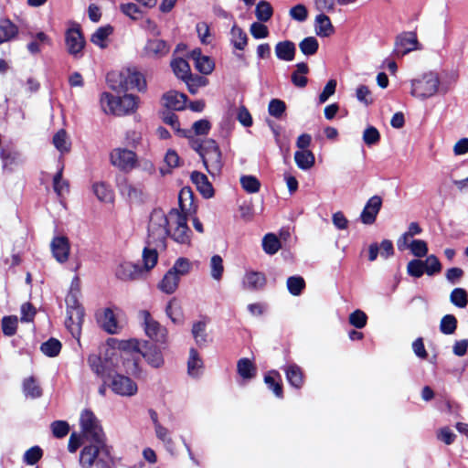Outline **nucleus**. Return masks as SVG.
I'll use <instances>...</instances> for the list:
<instances>
[{
  "instance_id": "4468645a",
  "label": "nucleus",
  "mask_w": 468,
  "mask_h": 468,
  "mask_svg": "<svg viewBox=\"0 0 468 468\" xmlns=\"http://www.w3.org/2000/svg\"><path fill=\"white\" fill-rule=\"evenodd\" d=\"M112 390L122 397L134 396L138 391V387L135 381L122 374H116L113 376L111 382Z\"/></svg>"
},
{
  "instance_id": "79ce46f5",
  "label": "nucleus",
  "mask_w": 468,
  "mask_h": 468,
  "mask_svg": "<svg viewBox=\"0 0 468 468\" xmlns=\"http://www.w3.org/2000/svg\"><path fill=\"white\" fill-rule=\"evenodd\" d=\"M450 302L458 308H465L468 304V293L463 288H455L450 294Z\"/></svg>"
},
{
  "instance_id": "f8f14e48",
  "label": "nucleus",
  "mask_w": 468,
  "mask_h": 468,
  "mask_svg": "<svg viewBox=\"0 0 468 468\" xmlns=\"http://www.w3.org/2000/svg\"><path fill=\"white\" fill-rule=\"evenodd\" d=\"M112 359H117L115 347L108 346L102 358L92 355L89 356L88 362L97 375L104 376L112 371Z\"/></svg>"
},
{
  "instance_id": "f3484780",
  "label": "nucleus",
  "mask_w": 468,
  "mask_h": 468,
  "mask_svg": "<svg viewBox=\"0 0 468 468\" xmlns=\"http://www.w3.org/2000/svg\"><path fill=\"white\" fill-rule=\"evenodd\" d=\"M144 273V269L133 262L122 261L118 264L115 270V275L122 281H134L139 279Z\"/></svg>"
},
{
  "instance_id": "9b49d317",
  "label": "nucleus",
  "mask_w": 468,
  "mask_h": 468,
  "mask_svg": "<svg viewBox=\"0 0 468 468\" xmlns=\"http://www.w3.org/2000/svg\"><path fill=\"white\" fill-rule=\"evenodd\" d=\"M139 316L143 321L146 335L155 342L164 343L166 339V329L154 320L148 311H141Z\"/></svg>"
},
{
  "instance_id": "864d4df0",
  "label": "nucleus",
  "mask_w": 468,
  "mask_h": 468,
  "mask_svg": "<svg viewBox=\"0 0 468 468\" xmlns=\"http://www.w3.org/2000/svg\"><path fill=\"white\" fill-rule=\"evenodd\" d=\"M175 274H178L179 278L187 274L191 270V262L188 259L181 257L178 258L170 269Z\"/></svg>"
},
{
  "instance_id": "a18cd8bd",
  "label": "nucleus",
  "mask_w": 468,
  "mask_h": 468,
  "mask_svg": "<svg viewBox=\"0 0 468 468\" xmlns=\"http://www.w3.org/2000/svg\"><path fill=\"white\" fill-rule=\"evenodd\" d=\"M275 378H280V374L276 371H271L264 377V381L268 388L271 389L278 398H282V387Z\"/></svg>"
},
{
  "instance_id": "7ed1b4c3",
  "label": "nucleus",
  "mask_w": 468,
  "mask_h": 468,
  "mask_svg": "<svg viewBox=\"0 0 468 468\" xmlns=\"http://www.w3.org/2000/svg\"><path fill=\"white\" fill-rule=\"evenodd\" d=\"M140 342L136 339L122 340L115 348L117 359H112V371H123L127 374L139 373Z\"/></svg>"
},
{
  "instance_id": "603ef678",
  "label": "nucleus",
  "mask_w": 468,
  "mask_h": 468,
  "mask_svg": "<svg viewBox=\"0 0 468 468\" xmlns=\"http://www.w3.org/2000/svg\"><path fill=\"white\" fill-rule=\"evenodd\" d=\"M240 184L248 193H257L260 190L261 183L253 176H243L240 177Z\"/></svg>"
},
{
  "instance_id": "37998d69",
  "label": "nucleus",
  "mask_w": 468,
  "mask_h": 468,
  "mask_svg": "<svg viewBox=\"0 0 468 468\" xmlns=\"http://www.w3.org/2000/svg\"><path fill=\"white\" fill-rule=\"evenodd\" d=\"M209 267L211 277L216 281L221 280L224 272V265L221 256L213 255L210 259Z\"/></svg>"
},
{
  "instance_id": "a211bd4d",
  "label": "nucleus",
  "mask_w": 468,
  "mask_h": 468,
  "mask_svg": "<svg viewBox=\"0 0 468 468\" xmlns=\"http://www.w3.org/2000/svg\"><path fill=\"white\" fill-rule=\"evenodd\" d=\"M139 355L153 367L159 368L164 365V357L161 350L154 345H148L146 342L142 346L140 344Z\"/></svg>"
},
{
  "instance_id": "ddd939ff",
  "label": "nucleus",
  "mask_w": 468,
  "mask_h": 468,
  "mask_svg": "<svg viewBox=\"0 0 468 468\" xmlns=\"http://www.w3.org/2000/svg\"><path fill=\"white\" fill-rule=\"evenodd\" d=\"M65 43L69 55L76 58L82 57L85 40L79 26L76 25L67 30Z\"/></svg>"
},
{
  "instance_id": "c9c22d12",
  "label": "nucleus",
  "mask_w": 468,
  "mask_h": 468,
  "mask_svg": "<svg viewBox=\"0 0 468 468\" xmlns=\"http://www.w3.org/2000/svg\"><path fill=\"white\" fill-rule=\"evenodd\" d=\"M166 314L174 324H182L184 321L183 310L177 300H170L166 306Z\"/></svg>"
},
{
  "instance_id": "473e14b6",
  "label": "nucleus",
  "mask_w": 468,
  "mask_h": 468,
  "mask_svg": "<svg viewBox=\"0 0 468 468\" xmlns=\"http://www.w3.org/2000/svg\"><path fill=\"white\" fill-rule=\"evenodd\" d=\"M112 32L113 27L110 25L101 27L92 34L90 41L101 48H105L107 47V38Z\"/></svg>"
},
{
  "instance_id": "72a5a7b5",
  "label": "nucleus",
  "mask_w": 468,
  "mask_h": 468,
  "mask_svg": "<svg viewBox=\"0 0 468 468\" xmlns=\"http://www.w3.org/2000/svg\"><path fill=\"white\" fill-rule=\"evenodd\" d=\"M171 68L175 75L182 80L189 79V77L192 76L189 64L183 58L173 59L171 61Z\"/></svg>"
},
{
  "instance_id": "4c0bfd02",
  "label": "nucleus",
  "mask_w": 468,
  "mask_h": 468,
  "mask_svg": "<svg viewBox=\"0 0 468 468\" xmlns=\"http://www.w3.org/2000/svg\"><path fill=\"white\" fill-rule=\"evenodd\" d=\"M230 41L235 48L243 50L247 46L248 37L240 27L234 25L230 31Z\"/></svg>"
},
{
  "instance_id": "6e6552de",
  "label": "nucleus",
  "mask_w": 468,
  "mask_h": 468,
  "mask_svg": "<svg viewBox=\"0 0 468 468\" xmlns=\"http://www.w3.org/2000/svg\"><path fill=\"white\" fill-rule=\"evenodd\" d=\"M67 320L66 325L74 337H79L84 317V310L80 305L76 295L69 293L66 297Z\"/></svg>"
},
{
  "instance_id": "09e8293b",
  "label": "nucleus",
  "mask_w": 468,
  "mask_h": 468,
  "mask_svg": "<svg viewBox=\"0 0 468 468\" xmlns=\"http://www.w3.org/2000/svg\"><path fill=\"white\" fill-rule=\"evenodd\" d=\"M457 328V319L452 314L444 315L440 323V330L444 335H452Z\"/></svg>"
},
{
  "instance_id": "8fccbe9b",
  "label": "nucleus",
  "mask_w": 468,
  "mask_h": 468,
  "mask_svg": "<svg viewBox=\"0 0 468 468\" xmlns=\"http://www.w3.org/2000/svg\"><path fill=\"white\" fill-rule=\"evenodd\" d=\"M318 47V41L314 37H305L299 44L300 50L306 56L315 54Z\"/></svg>"
},
{
  "instance_id": "dca6fc26",
  "label": "nucleus",
  "mask_w": 468,
  "mask_h": 468,
  "mask_svg": "<svg viewBox=\"0 0 468 468\" xmlns=\"http://www.w3.org/2000/svg\"><path fill=\"white\" fill-rule=\"evenodd\" d=\"M168 52L169 46L165 40L151 38L145 43L142 50V56L148 58H160L166 56Z\"/></svg>"
},
{
  "instance_id": "c756f323",
  "label": "nucleus",
  "mask_w": 468,
  "mask_h": 468,
  "mask_svg": "<svg viewBox=\"0 0 468 468\" xmlns=\"http://www.w3.org/2000/svg\"><path fill=\"white\" fill-rule=\"evenodd\" d=\"M294 161L302 170H309L314 165L315 157L310 150H299L294 153Z\"/></svg>"
},
{
  "instance_id": "6ab92c4d",
  "label": "nucleus",
  "mask_w": 468,
  "mask_h": 468,
  "mask_svg": "<svg viewBox=\"0 0 468 468\" xmlns=\"http://www.w3.org/2000/svg\"><path fill=\"white\" fill-rule=\"evenodd\" d=\"M382 199L379 196L371 197L361 212V221L366 225H372L381 208Z\"/></svg>"
},
{
  "instance_id": "7c9ffc66",
  "label": "nucleus",
  "mask_w": 468,
  "mask_h": 468,
  "mask_svg": "<svg viewBox=\"0 0 468 468\" xmlns=\"http://www.w3.org/2000/svg\"><path fill=\"white\" fill-rule=\"evenodd\" d=\"M275 54L278 58L291 61L294 58L295 46L291 41H282L275 46Z\"/></svg>"
},
{
  "instance_id": "b1692460",
  "label": "nucleus",
  "mask_w": 468,
  "mask_h": 468,
  "mask_svg": "<svg viewBox=\"0 0 468 468\" xmlns=\"http://www.w3.org/2000/svg\"><path fill=\"white\" fill-rule=\"evenodd\" d=\"M191 180L204 197L209 198L213 197L214 189L206 175L194 171L191 174Z\"/></svg>"
},
{
  "instance_id": "2eb2a0df",
  "label": "nucleus",
  "mask_w": 468,
  "mask_h": 468,
  "mask_svg": "<svg viewBox=\"0 0 468 468\" xmlns=\"http://www.w3.org/2000/svg\"><path fill=\"white\" fill-rule=\"evenodd\" d=\"M417 49H420V47L414 33L405 32L397 37L394 52L398 57H403Z\"/></svg>"
},
{
  "instance_id": "f257e3e1",
  "label": "nucleus",
  "mask_w": 468,
  "mask_h": 468,
  "mask_svg": "<svg viewBox=\"0 0 468 468\" xmlns=\"http://www.w3.org/2000/svg\"><path fill=\"white\" fill-rule=\"evenodd\" d=\"M191 229L187 226V218L183 211L173 208L167 215L161 209H155L150 216L148 224V243L156 247H165L167 236L179 244L190 245Z\"/></svg>"
},
{
  "instance_id": "e433bc0d",
  "label": "nucleus",
  "mask_w": 468,
  "mask_h": 468,
  "mask_svg": "<svg viewBox=\"0 0 468 468\" xmlns=\"http://www.w3.org/2000/svg\"><path fill=\"white\" fill-rule=\"evenodd\" d=\"M53 144L61 154L69 152L71 144L64 129H60L54 134Z\"/></svg>"
},
{
  "instance_id": "bf43d9fd",
  "label": "nucleus",
  "mask_w": 468,
  "mask_h": 468,
  "mask_svg": "<svg viewBox=\"0 0 468 468\" xmlns=\"http://www.w3.org/2000/svg\"><path fill=\"white\" fill-rule=\"evenodd\" d=\"M407 271L409 275L420 278L425 272L424 262L420 260H412L407 265Z\"/></svg>"
},
{
  "instance_id": "338daca9",
  "label": "nucleus",
  "mask_w": 468,
  "mask_h": 468,
  "mask_svg": "<svg viewBox=\"0 0 468 468\" xmlns=\"http://www.w3.org/2000/svg\"><path fill=\"white\" fill-rule=\"evenodd\" d=\"M367 316L361 310H356L349 315V323L356 328H363L367 324Z\"/></svg>"
},
{
  "instance_id": "13d9d810",
  "label": "nucleus",
  "mask_w": 468,
  "mask_h": 468,
  "mask_svg": "<svg viewBox=\"0 0 468 468\" xmlns=\"http://www.w3.org/2000/svg\"><path fill=\"white\" fill-rule=\"evenodd\" d=\"M409 249L411 253L418 258H421L428 253V245L426 241L422 239H413L409 245Z\"/></svg>"
},
{
  "instance_id": "69168bd1",
  "label": "nucleus",
  "mask_w": 468,
  "mask_h": 468,
  "mask_svg": "<svg viewBox=\"0 0 468 468\" xmlns=\"http://www.w3.org/2000/svg\"><path fill=\"white\" fill-rule=\"evenodd\" d=\"M17 318L16 316H5L2 320V329L5 335L11 336L16 334Z\"/></svg>"
},
{
  "instance_id": "5701e85b",
  "label": "nucleus",
  "mask_w": 468,
  "mask_h": 468,
  "mask_svg": "<svg viewBox=\"0 0 468 468\" xmlns=\"http://www.w3.org/2000/svg\"><path fill=\"white\" fill-rule=\"evenodd\" d=\"M190 58L195 61L196 69L202 74H210L214 69V62L207 56H203L200 49L196 48L190 53Z\"/></svg>"
},
{
  "instance_id": "393cba45",
  "label": "nucleus",
  "mask_w": 468,
  "mask_h": 468,
  "mask_svg": "<svg viewBox=\"0 0 468 468\" xmlns=\"http://www.w3.org/2000/svg\"><path fill=\"white\" fill-rule=\"evenodd\" d=\"M286 378L291 386L301 388L303 386L304 377L302 368L296 364H290L283 367Z\"/></svg>"
},
{
  "instance_id": "f704fd0d",
  "label": "nucleus",
  "mask_w": 468,
  "mask_h": 468,
  "mask_svg": "<svg viewBox=\"0 0 468 468\" xmlns=\"http://www.w3.org/2000/svg\"><path fill=\"white\" fill-rule=\"evenodd\" d=\"M17 27L9 19L0 20V44L9 41L17 34Z\"/></svg>"
},
{
  "instance_id": "ea45409f",
  "label": "nucleus",
  "mask_w": 468,
  "mask_h": 468,
  "mask_svg": "<svg viewBox=\"0 0 468 468\" xmlns=\"http://www.w3.org/2000/svg\"><path fill=\"white\" fill-rule=\"evenodd\" d=\"M237 370L239 376L245 379H250L256 374V367L248 358H241L238 361Z\"/></svg>"
},
{
  "instance_id": "0eeeda50",
  "label": "nucleus",
  "mask_w": 468,
  "mask_h": 468,
  "mask_svg": "<svg viewBox=\"0 0 468 468\" xmlns=\"http://www.w3.org/2000/svg\"><path fill=\"white\" fill-rule=\"evenodd\" d=\"M110 87L117 91H127L130 90H138L143 91L146 88V82L144 76L130 69L122 70L119 73H111L107 77Z\"/></svg>"
},
{
  "instance_id": "cd10ccee",
  "label": "nucleus",
  "mask_w": 468,
  "mask_h": 468,
  "mask_svg": "<svg viewBox=\"0 0 468 468\" xmlns=\"http://www.w3.org/2000/svg\"><path fill=\"white\" fill-rule=\"evenodd\" d=\"M180 278L178 274H175L169 270L158 284V288L165 293L171 294L176 292L178 287Z\"/></svg>"
},
{
  "instance_id": "4be33fe9",
  "label": "nucleus",
  "mask_w": 468,
  "mask_h": 468,
  "mask_svg": "<svg viewBox=\"0 0 468 468\" xmlns=\"http://www.w3.org/2000/svg\"><path fill=\"white\" fill-rule=\"evenodd\" d=\"M98 320L101 326L109 334H118L121 330V325L117 322L115 314L110 308L104 309L99 315Z\"/></svg>"
},
{
  "instance_id": "9d476101",
  "label": "nucleus",
  "mask_w": 468,
  "mask_h": 468,
  "mask_svg": "<svg viewBox=\"0 0 468 468\" xmlns=\"http://www.w3.org/2000/svg\"><path fill=\"white\" fill-rule=\"evenodd\" d=\"M83 437L86 441L105 440L99 420L90 410H84L80 418Z\"/></svg>"
},
{
  "instance_id": "58836bf2",
  "label": "nucleus",
  "mask_w": 468,
  "mask_h": 468,
  "mask_svg": "<svg viewBox=\"0 0 468 468\" xmlns=\"http://www.w3.org/2000/svg\"><path fill=\"white\" fill-rule=\"evenodd\" d=\"M262 249L270 255H273L281 249V241L273 233L266 234L262 239Z\"/></svg>"
},
{
  "instance_id": "4d7b16f0",
  "label": "nucleus",
  "mask_w": 468,
  "mask_h": 468,
  "mask_svg": "<svg viewBox=\"0 0 468 468\" xmlns=\"http://www.w3.org/2000/svg\"><path fill=\"white\" fill-rule=\"evenodd\" d=\"M304 286V280L300 276H292L287 280V288L292 295L301 294Z\"/></svg>"
},
{
  "instance_id": "20e7f679",
  "label": "nucleus",
  "mask_w": 468,
  "mask_h": 468,
  "mask_svg": "<svg viewBox=\"0 0 468 468\" xmlns=\"http://www.w3.org/2000/svg\"><path fill=\"white\" fill-rule=\"evenodd\" d=\"M100 104L102 112L106 114L126 116L137 111L140 105V98L129 93L115 97L109 92H103L100 98Z\"/></svg>"
},
{
  "instance_id": "3c124183",
  "label": "nucleus",
  "mask_w": 468,
  "mask_h": 468,
  "mask_svg": "<svg viewBox=\"0 0 468 468\" xmlns=\"http://www.w3.org/2000/svg\"><path fill=\"white\" fill-rule=\"evenodd\" d=\"M93 192L101 201L111 202L113 199L112 190L104 183L94 184Z\"/></svg>"
},
{
  "instance_id": "39448f33",
  "label": "nucleus",
  "mask_w": 468,
  "mask_h": 468,
  "mask_svg": "<svg viewBox=\"0 0 468 468\" xmlns=\"http://www.w3.org/2000/svg\"><path fill=\"white\" fill-rule=\"evenodd\" d=\"M90 443L85 445L80 453V465L81 468H109V460L111 455L110 447L105 440L88 441Z\"/></svg>"
},
{
  "instance_id": "0e129e2a",
  "label": "nucleus",
  "mask_w": 468,
  "mask_h": 468,
  "mask_svg": "<svg viewBox=\"0 0 468 468\" xmlns=\"http://www.w3.org/2000/svg\"><path fill=\"white\" fill-rule=\"evenodd\" d=\"M285 109H286L285 103L279 99H272L270 101L269 107H268L270 115L275 117V118H280L285 112Z\"/></svg>"
},
{
  "instance_id": "a19ab883",
  "label": "nucleus",
  "mask_w": 468,
  "mask_h": 468,
  "mask_svg": "<svg viewBox=\"0 0 468 468\" xmlns=\"http://www.w3.org/2000/svg\"><path fill=\"white\" fill-rule=\"evenodd\" d=\"M154 245L156 246L155 244ZM157 248H144L143 251L144 267H142L144 271H148L156 265L158 260Z\"/></svg>"
},
{
  "instance_id": "774afa93",
  "label": "nucleus",
  "mask_w": 468,
  "mask_h": 468,
  "mask_svg": "<svg viewBox=\"0 0 468 468\" xmlns=\"http://www.w3.org/2000/svg\"><path fill=\"white\" fill-rule=\"evenodd\" d=\"M289 14L292 19L296 20L298 22L305 21L308 16V11L306 7L302 4L296 5L293 7H292L290 9Z\"/></svg>"
},
{
  "instance_id": "aec40b11",
  "label": "nucleus",
  "mask_w": 468,
  "mask_h": 468,
  "mask_svg": "<svg viewBox=\"0 0 468 468\" xmlns=\"http://www.w3.org/2000/svg\"><path fill=\"white\" fill-rule=\"evenodd\" d=\"M54 258L60 263L66 262L69 256V241L64 236L55 237L50 244Z\"/></svg>"
},
{
  "instance_id": "a878e982",
  "label": "nucleus",
  "mask_w": 468,
  "mask_h": 468,
  "mask_svg": "<svg viewBox=\"0 0 468 468\" xmlns=\"http://www.w3.org/2000/svg\"><path fill=\"white\" fill-rule=\"evenodd\" d=\"M163 100L166 107L176 111H181L186 108L187 97L184 93L171 90L163 96Z\"/></svg>"
},
{
  "instance_id": "680f3d73",
  "label": "nucleus",
  "mask_w": 468,
  "mask_h": 468,
  "mask_svg": "<svg viewBox=\"0 0 468 468\" xmlns=\"http://www.w3.org/2000/svg\"><path fill=\"white\" fill-rule=\"evenodd\" d=\"M380 140L379 132L373 126L367 127L363 133V141L368 145H374Z\"/></svg>"
},
{
  "instance_id": "423d86ee",
  "label": "nucleus",
  "mask_w": 468,
  "mask_h": 468,
  "mask_svg": "<svg viewBox=\"0 0 468 468\" xmlns=\"http://www.w3.org/2000/svg\"><path fill=\"white\" fill-rule=\"evenodd\" d=\"M192 147L199 153L210 176H216L220 174L223 166L221 152L214 140L207 139L201 144L193 142Z\"/></svg>"
},
{
  "instance_id": "de8ad7c7",
  "label": "nucleus",
  "mask_w": 468,
  "mask_h": 468,
  "mask_svg": "<svg viewBox=\"0 0 468 468\" xmlns=\"http://www.w3.org/2000/svg\"><path fill=\"white\" fill-rule=\"evenodd\" d=\"M61 349V344L55 338H50L40 346V350L43 354L48 356L53 357L59 354Z\"/></svg>"
},
{
  "instance_id": "1a4fd4ad",
  "label": "nucleus",
  "mask_w": 468,
  "mask_h": 468,
  "mask_svg": "<svg viewBox=\"0 0 468 468\" xmlns=\"http://www.w3.org/2000/svg\"><path fill=\"white\" fill-rule=\"evenodd\" d=\"M110 162L120 171L129 173L137 166L138 159L135 152L124 147H116L110 153Z\"/></svg>"
},
{
  "instance_id": "6e6d98bb",
  "label": "nucleus",
  "mask_w": 468,
  "mask_h": 468,
  "mask_svg": "<svg viewBox=\"0 0 468 468\" xmlns=\"http://www.w3.org/2000/svg\"><path fill=\"white\" fill-rule=\"evenodd\" d=\"M255 13L258 20L266 22L271 17L272 8L268 2L261 1L256 6Z\"/></svg>"
},
{
  "instance_id": "412c9836",
  "label": "nucleus",
  "mask_w": 468,
  "mask_h": 468,
  "mask_svg": "<svg viewBox=\"0 0 468 468\" xmlns=\"http://www.w3.org/2000/svg\"><path fill=\"white\" fill-rule=\"evenodd\" d=\"M265 276L254 271H246L241 281L242 288L248 291L260 290L265 285Z\"/></svg>"
},
{
  "instance_id": "2f4dec72",
  "label": "nucleus",
  "mask_w": 468,
  "mask_h": 468,
  "mask_svg": "<svg viewBox=\"0 0 468 468\" xmlns=\"http://www.w3.org/2000/svg\"><path fill=\"white\" fill-rule=\"evenodd\" d=\"M22 388L23 393L27 398L37 399L42 395V388L34 377L26 378Z\"/></svg>"
},
{
  "instance_id": "5fc2aeb1",
  "label": "nucleus",
  "mask_w": 468,
  "mask_h": 468,
  "mask_svg": "<svg viewBox=\"0 0 468 468\" xmlns=\"http://www.w3.org/2000/svg\"><path fill=\"white\" fill-rule=\"evenodd\" d=\"M423 262L425 273L430 276H432L441 271V264L435 255L428 256L427 259L423 261Z\"/></svg>"
},
{
  "instance_id": "e2e57ef3",
  "label": "nucleus",
  "mask_w": 468,
  "mask_h": 468,
  "mask_svg": "<svg viewBox=\"0 0 468 468\" xmlns=\"http://www.w3.org/2000/svg\"><path fill=\"white\" fill-rule=\"evenodd\" d=\"M184 81L191 94H196L200 87L206 86L207 84V80L199 76H190L189 79H186Z\"/></svg>"
},
{
  "instance_id": "f03ea898",
  "label": "nucleus",
  "mask_w": 468,
  "mask_h": 468,
  "mask_svg": "<svg viewBox=\"0 0 468 468\" xmlns=\"http://www.w3.org/2000/svg\"><path fill=\"white\" fill-rule=\"evenodd\" d=\"M410 94L419 101H426L438 93H446L448 89L441 85L440 74L428 70L410 80Z\"/></svg>"
},
{
  "instance_id": "bb28decb",
  "label": "nucleus",
  "mask_w": 468,
  "mask_h": 468,
  "mask_svg": "<svg viewBox=\"0 0 468 468\" xmlns=\"http://www.w3.org/2000/svg\"><path fill=\"white\" fill-rule=\"evenodd\" d=\"M314 31L318 37H326L334 34L335 28L330 18L324 14H320L314 19Z\"/></svg>"
},
{
  "instance_id": "c03bdc74",
  "label": "nucleus",
  "mask_w": 468,
  "mask_h": 468,
  "mask_svg": "<svg viewBox=\"0 0 468 468\" xmlns=\"http://www.w3.org/2000/svg\"><path fill=\"white\" fill-rule=\"evenodd\" d=\"M118 186L122 195L130 199H138L142 194L141 189L129 183L126 179L122 180Z\"/></svg>"
},
{
  "instance_id": "c85d7f7f",
  "label": "nucleus",
  "mask_w": 468,
  "mask_h": 468,
  "mask_svg": "<svg viewBox=\"0 0 468 468\" xmlns=\"http://www.w3.org/2000/svg\"><path fill=\"white\" fill-rule=\"evenodd\" d=\"M202 370L203 361L197 350L191 348L187 361V373L192 378H197L201 375Z\"/></svg>"
},
{
  "instance_id": "49530a36",
  "label": "nucleus",
  "mask_w": 468,
  "mask_h": 468,
  "mask_svg": "<svg viewBox=\"0 0 468 468\" xmlns=\"http://www.w3.org/2000/svg\"><path fill=\"white\" fill-rule=\"evenodd\" d=\"M192 335L198 346H205L207 342L206 334V323L201 321L195 323L192 327Z\"/></svg>"
},
{
  "instance_id": "052dcab7",
  "label": "nucleus",
  "mask_w": 468,
  "mask_h": 468,
  "mask_svg": "<svg viewBox=\"0 0 468 468\" xmlns=\"http://www.w3.org/2000/svg\"><path fill=\"white\" fill-rule=\"evenodd\" d=\"M50 428L56 438H63L69 431V425L65 420H55L50 424Z\"/></svg>"
}]
</instances>
